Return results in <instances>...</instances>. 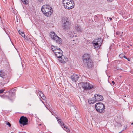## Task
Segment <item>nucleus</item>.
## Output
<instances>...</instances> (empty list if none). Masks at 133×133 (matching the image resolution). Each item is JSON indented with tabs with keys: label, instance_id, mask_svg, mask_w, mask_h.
Returning <instances> with one entry per match:
<instances>
[{
	"label": "nucleus",
	"instance_id": "f257e3e1",
	"mask_svg": "<svg viewBox=\"0 0 133 133\" xmlns=\"http://www.w3.org/2000/svg\"><path fill=\"white\" fill-rule=\"evenodd\" d=\"M52 8L49 5H45L41 8V10L43 13L47 16H50L53 12Z\"/></svg>",
	"mask_w": 133,
	"mask_h": 133
},
{
	"label": "nucleus",
	"instance_id": "f03ea898",
	"mask_svg": "<svg viewBox=\"0 0 133 133\" xmlns=\"http://www.w3.org/2000/svg\"><path fill=\"white\" fill-rule=\"evenodd\" d=\"M83 57V61L84 64L88 67H91L93 65L92 62L90 59L89 55L85 54Z\"/></svg>",
	"mask_w": 133,
	"mask_h": 133
},
{
	"label": "nucleus",
	"instance_id": "7ed1b4c3",
	"mask_svg": "<svg viewBox=\"0 0 133 133\" xmlns=\"http://www.w3.org/2000/svg\"><path fill=\"white\" fill-rule=\"evenodd\" d=\"M62 3L64 7L67 9H72L74 6L75 4L73 0H63Z\"/></svg>",
	"mask_w": 133,
	"mask_h": 133
},
{
	"label": "nucleus",
	"instance_id": "20e7f679",
	"mask_svg": "<svg viewBox=\"0 0 133 133\" xmlns=\"http://www.w3.org/2000/svg\"><path fill=\"white\" fill-rule=\"evenodd\" d=\"M62 20L63 22L62 25L63 28L65 30H70L71 28V23L68 18H64Z\"/></svg>",
	"mask_w": 133,
	"mask_h": 133
},
{
	"label": "nucleus",
	"instance_id": "39448f33",
	"mask_svg": "<svg viewBox=\"0 0 133 133\" xmlns=\"http://www.w3.org/2000/svg\"><path fill=\"white\" fill-rule=\"evenodd\" d=\"M95 108L98 112L101 113H104L105 111V107L103 104L101 103H96Z\"/></svg>",
	"mask_w": 133,
	"mask_h": 133
},
{
	"label": "nucleus",
	"instance_id": "423d86ee",
	"mask_svg": "<svg viewBox=\"0 0 133 133\" xmlns=\"http://www.w3.org/2000/svg\"><path fill=\"white\" fill-rule=\"evenodd\" d=\"M81 85L82 87L85 90H89L94 88V86L88 82H82Z\"/></svg>",
	"mask_w": 133,
	"mask_h": 133
},
{
	"label": "nucleus",
	"instance_id": "0eeeda50",
	"mask_svg": "<svg viewBox=\"0 0 133 133\" xmlns=\"http://www.w3.org/2000/svg\"><path fill=\"white\" fill-rule=\"evenodd\" d=\"M50 37L51 38L58 44H61L62 42L61 39L54 32H51L50 34Z\"/></svg>",
	"mask_w": 133,
	"mask_h": 133
},
{
	"label": "nucleus",
	"instance_id": "6e6552de",
	"mask_svg": "<svg viewBox=\"0 0 133 133\" xmlns=\"http://www.w3.org/2000/svg\"><path fill=\"white\" fill-rule=\"evenodd\" d=\"M19 123L23 126L28 124V119L26 117L24 116H21L19 120Z\"/></svg>",
	"mask_w": 133,
	"mask_h": 133
},
{
	"label": "nucleus",
	"instance_id": "1a4fd4ad",
	"mask_svg": "<svg viewBox=\"0 0 133 133\" xmlns=\"http://www.w3.org/2000/svg\"><path fill=\"white\" fill-rule=\"evenodd\" d=\"M54 53L58 58L60 57L63 55V52L60 48L58 50H56V51H55Z\"/></svg>",
	"mask_w": 133,
	"mask_h": 133
},
{
	"label": "nucleus",
	"instance_id": "9d476101",
	"mask_svg": "<svg viewBox=\"0 0 133 133\" xmlns=\"http://www.w3.org/2000/svg\"><path fill=\"white\" fill-rule=\"evenodd\" d=\"M59 61L62 63H65L68 61V59L63 55L59 58Z\"/></svg>",
	"mask_w": 133,
	"mask_h": 133
},
{
	"label": "nucleus",
	"instance_id": "9b49d317",
	"mask_svg": "<svg viewBox=\"0 0 133 133\" xmlns=\"http://www.w3.org/2000/svg\"><path fill=\"white\" fill-rule=\"evenodd\" d=\"M63 129L67 132L69 133L70 130L68 128L67 126H66L63 122H61V123H59Z\"/></svg>",
	"mask_w": 133,
	"mask_h": 133
},
{
	"label": "nucleus",
	"instance_id": "f8f14e48",
	"mask_svg": "<svg viewBox=\"0 0 133 133\" xmlns=\"http://www.w3.org/2000/svg\"><path fill=\"white\" fill-rule=\"evenodd\" d=\"M79 78L78 76L76 74H74L73 75L71 76V78L72 81L76 82Z\"/></svg>",
	"mask_w": 133,
	"mask_h": 133
},
{
	"label": "nucleus",
	"instance_id": "ddd939ff",
	"mask_svg": "<svg viewBox=\"0 0 133 133\" xmlns=\"http://www.w3.org/2000/svg\"><path fill=\"white\" fill-rule=\"evenodd\" d=\"M94 42H96L99 44L100 46H101L102 43V41L101 38H99L94 39Z\"/></svg>",
	"mask_w": 133,
	"mask_h": 133
},
{
	"label": "nucleus",
	"instance_id": "4468645a",
	"mask_svg": "<svg viewBox=\"0 0 133 133\" xmlns=\"http://www.w3.org/2000/svg\"><path fill=\"white\" fill-rule=\"evenodd\" d=\"M103 99V96L100 95H97L96 99L98 101H102Z\"/></svg>",
	"mask_w": 133,
	"mask_h": 133
},
{
	"label": "nucleus",
	"instance_id": "2eb2a0df",
	"mask_svg": "<svg viewBox=\"0 0 133 133\" xmlns=\"http://www.w3.org/2000/svg\"><path fill=\"white\" fill-rule=\"evenodd\" d=\"M92 43L93 45V46L95 48H99L100 46L99 44L96 42H94V41L92 42Z\"/></svg>",
	"mask_w": 133,
	"mask_h": 133
},
{
	"label": "nucleus",
	"instance_id": "dca6fc26",
	"mask_svg": "<svg viewBox=\"0 0 133 133\" xmlns=\"http://www.w3.org/2000/svg\"><path fill=\"white\" fill-rule=\"evenodd\" d=\"M6 74L3 71H0V76L3 78L5 76Z\"/></svg>",
	"mask_w": 133,
	"mask_h": 133
},
{
	"label": "nucleus",
	"instance_id": "f3484780",
	"mask_svg": "<svg viewBox=\"0 0 133 133\" xmlns=\"http://www.w3.org/2000/svg\"><path fill=\"white\" fill-rule=\"evenodd\" d=\"M51 48L54 53L55 52V51H56V50L59 49L57 47H56L53 46H52Z\"/></svg>",
	"mask_w": 133,
	"mask_h": 133
},
{
	"label": "nucleus",
	"instance_id": "a211bd4d",
	"mask_svg": "<svg viewBox=\"0 0 133 133\" xmlns=\"http://www.w3.org/2000/svg\"><path fill=\"white\" fill-rule=\"evenodd\" d=\"M97 95H95L94 96V97L93 98L92 100L91 101V103H94V101H97L96 99Z\"/></svg>",
	"mask_w": 133,
	"mask_h": 133
},
{
	"label": "nucleus",
	"instance_id": "6ab92c4d",
	"mask_svg": "<svg viewBox=\"0 0 133 133\" xmlns=\"http://www.w3.org/2000/svg\"><path fill=\"white\" fill-rule=\"evenodd\" d=\"M75 29L78 31H81L82 29L81 27L79 26H76L75 27Z\"/></svg>",
	"mask_w": 133,
	"mask_h": 133
},
{
	"label": "nucleus",
	"instance_id": "aec40b11",
	"mask_svg": "<svg viewBox=\"0 0 133 133\" xmlns=\"http://www.w3.org/2000/svg\"><path fill=\"white\" fill-rule=\"evenodd\" d=\"M23 3L27 5L28 3V0H21Z\"/></svg>",
	"mask_w": 133,
	"mask_h": 133
},
{
	"label": "nucleus",
	"instance_id": "412c9836",
	"mask_svg": "<svg viewBox=\"0 0 133 133\" xmlns=\"http://www.w3.org/2000/svg\"><path fill=\"white\" fill-rule=\"evenodd\" d=\"M56 118L59 123H61V120L57 117H56Z\"/></svg>",
	"mask_w": 133,
	"mask_h": 133
},
{
	"label": "nucleus",
	"instance_id": "4be33fe9",
	"mask_svg": "<svg viewBox=\"0 0 133 133\" xmlns=\"http://www.w3.org/2000/svg\"><path fill=\"white\" fill-rule=\"evenodd\" d=\"M21 36L23 37L24 38L25 36V35L23 32H21V34H20Z\"/></svg>",
	"mask_w": 133,
	"mask_h": 133
},
{
	"label": "nucleus",
	"instance_id": "5701e85b",
	"mask_svg": "<svg viewBox=\"0 0 133 133\" xmlns=\"http://www.w3.org/2000/svg\"><path fill=\"white\" fill-rule=\"evenodd\" d=\"M119 56L120 57L122 58L123 56H124V55L123 54H121L119 55Z\"/></svg>",
	"mask_w": 133,
	"mask_h": 133
},
{
	"label": "nucleus",
	"instance_id": "b1692460",
	"mask_svg": "<svg viewBox=\"0 0 133 133\" xmlns=\"http://www.w3.org/2000/svg\"><path fill=\"white\" fill-rule=\"evenodd\" d=\"M41 98H42V99L43 100H45L46 98L44 96V95H43V96H42Z\"/></svg>",
	"mask_w": 133,
	"mask_h": 133
},
{
	"label": "nucleus",
	"instance_id": "393cba45",
	"mask_svg": "<svg viewBox=\"0 0 133 133\" xmlns=\"http://www.w3.org/2000/svg\"><path fill=\"white\" fill-rule=\"evenodd\" d=\"M6 125H8L9 127H11V125L10 124V123L9 122H8L6 123Z\"/></svg>",
	"mask_w": 133,
	"mask_h": 133
},
{
	"label": "nucleus",
	"instance_id": "a878e982",
	"mask_svg": "<svg viewBox=\"0 0 133 133\" xmlns=\"http://www.w3.org/2000/svg\"><path fill=\"white\" fill-rule=\"evenodd\" d=\"M39 96L41 97H42V96H43V95H44V94L42 93H41V94H39Z\"/></svg>",
	"mask_w": 133,
	"mask_h": 133
},
{
	"label": "nucleus",
	"instance_id": "bb28decb",
	"mask_svg": "<svg viewBox=\"0 0 133 133\" xmlns=\"http://www.w3.org/2000/svg\"><path fill=\"white\" fill-rule=\"evenodd\" d=\"M4 90H0V93H3L4 91Z\"/></svg>",
	"mask_w": 133,
	"mask_h": 133
},
{
	"label": "nucleus",
	"instance_id": "cd10ccee",
	"mask_svg": "<svg viewBox=\"0 0 133 133\" xmlns=\"http://www.w3.org/2000/svg\"><path fill=\"white\" fill-rule=\"evenodd\" d=\"M119 34H120V32L118 31H117V32H116V34L117 35H119Z\"/></svg>",
	"mask_w": 133,
	"mask_h": 133
},
{
	"label": "nucleus",
	"instance_id": "c85d7f7f",
	"mask_svg": "<svg viewBox=\"0 0 133 133\" xmlns=\"http://www.w3.org/2000/svg\"><path fill=\"white\" fill-rule=\"evenodd\" d=\"M127 59L128 61H129L130 60V58H127V59Z\"/></svg>",
	"mask_w": 133,
	"mask_h": 133
},
{
	"label": "nucleus",
	"instance_id": "c756f323",
	"mask_svg": "<svg viewBox=\"0 0 133 133\" xmlns=\"http://www.w3.org/2000/svg\"><path fill=\"white\" fill-rule=\"evenodd\" d=\"M21 32H22V31H20V30H19L18 31V32L19 33V34H21Z\"/></svg>",
	"mask_w": 133,
	"mask_h": 133
},
{
	"label": "nucleus",
	"instance_id": "7c9ffc66",
	"mask_svg": "<svg viewBox=\"0 0 133 133\" xmlns=\"http://www.w3.org/2000/svg\"><path fill=\"white\" fill-rule=\"evenodd\" d=\"M108 1L111 2L113 0H107Z\"/></svg>",
	"mask_w": 133,
	"mask_h": 133
},
{
	"label": "nucleus",
	"instance_id": "2f4dec72",
	"mask_svg": "<svg viewBox=\"0 0 133 133\" xmlns=\"http://www.w3.org/2000/svg\"><path fill=\"white\" fill-rule=\"evenodd\" d=\"M38 1L39 2H42L43 0H38Z\"/></svg>",
	"mask_w": 133,
	"mask_h": 133
},
{
	"label": "nucleus",
	"instance_id": "473e14b6",
	"mask_svg": "<svg viewBox=\"0 0 133 133\" xmlns=\"http://www.w3.org/2000/svg\"><path fill=\"white\" fill-rule=\"evenodd\" d=\"M39 92V93L40 94H41V93H42V92L41 91H38V93Z\"/></svg>",
	"mask_w": 133,
	"mask_h": 133
},
{
	"label": "nucleus",
	"instance_id": "72a5a7b5",
	"mask_svg": "<svg viewBox=\"0 0 133 133\" xmlns=\"http://www.w3.org/2000/svg\"><path fill=\"white\" fill-rule=\"evenodd\" d=\"M124 127L125 128V129H126L127 128V126L126 125H124Z\"/></svg>",
	"mask_w": 133,
	"mask_h": 133
},
{
	"label": "nucleus",
	"instance_id": "f704fd0d",
	"mask_svg": "<svg viewBox=\"0 0 133 133\" xmlns=\"http://www.w3.org/2000/svg\"><path fill=\"white\" fill-rule=\"evenodd\" d=\"M123 57H124V58H125V59H127V58L125 56H123Z\"/></svg>",
	"mask_w": 133,
	"mask_h": 133
},
{
	"label": "nucleus",
	"instance_id": "c9c22d12",
	"mask_svg": "<svg viewBox=\"0 0 133 133\" xmlns=\"http://www.w3.org/2000/svg\"><path fill=\"white\" fill-rule=\"evenodd\" d=\"M112 83H113V84H114L115 83L114 81H112Z\"/></svg>",
	"mask_w": 133,
	"mask_h": 133
},
{
	"label": "nucleus",
	"instance_id": "e433bc0d",
	"mask_svg": "<svg viewBox=\"0 0 133 133\" xmlns=\"http://www.w3.org/2000/svg\"><path fill=\"white\" fill-rule=\"evenodd\" d=\"M109 19L110 20H112V18H110Z\"/></svg>",
	"mask_w": 133,
	"mask_h": 133
},
{
	"label": "nucleus",
	"instance_id": "4c0bfd02",
	"mask_svg": "<svg viewBox=\"0 0 133 133\" xmlns=\"http://www.w3.org/2000/svg\"><path fill=\"white\" fill-rule=\"evenodd\" d=\"M124 130H123L122 131H121V132H119V133H121Z\"/></svg>",
	"mask_w": 133,
	"mask_h": 133
},
{
	"label": "nucleus",
	"instance_id": "58836bf2",
	"mask_svg": "<svg viewBox=\"0 0 133 133\" xmlns=\"http://www.w3.org/2000/svg\"><path fill=\"white\" fill-rule=\"evenodd\" d=\"M131 125H133V123H131Z\"/></svg>",
	"mask_w": 133,
	"mask_h": 133
},
{
	"label": "nucleus",
	"instance_id": "ea45409f",
	"mask_svg": "<svg viewBox=\"0 0 133 133\" xmlns=\"http://www.w3.org/2000/svg\"><path fill=\"white\" fill-rule=\"evenodd\" d=\"M11 133H14L13 132H11Z\"/></svg>",
	"mask_w": 133,
	"mask_h": 133
},
{
	"label": "nucleus",
	"instance_id": "a19ab883",
	"mask_svg": "<svg viewBox=\"0 0 133 133\" xmlns=\"http://www.w3.org/2000/svg\"><path fill=\"white\" fill-rule=\"evenodd\" d=\"M74 41V40H73V41Z\"/></svg>",
	"mask_w": 133,
	"mask_h": 133
},
{
	"label": "nucleus",
	"instance_id": "79ce46f5",
	"mask_svg": "<svg viewBox=\"0 0 133 133\" xmlns=\"http://www.w3.org/2000/svg\"><path fill=\"white\" fill-rule=\"evenodd\" d=\"M122 34H123V32H122Z\"/></svg>",
	"mask_w": 133,
	"mask_h": 133
},
{
	"label": "nucleus",
	"instance_id": "37998d69",
	"mask_svg": "<svg viewBox=\"0 0 133 133\" xmlns=\"http://www.w3.org/2000/svg\"><path fill=\"white\" fill-rule=\"evenodd\" d=\"M120 36H122V35H121Z\"/></svg>",
	"mask_w": 133,
	"mask_h": 133
}]
</instances>
